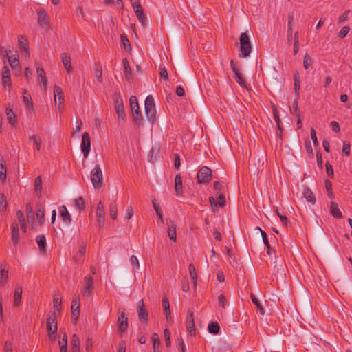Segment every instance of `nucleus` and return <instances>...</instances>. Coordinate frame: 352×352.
<instances>
[{"label":"nucleus","mask_w":352,"mask_h":352,"mask_svg":"<svg viewBox=\"0 0 352 352\" xmlns=\"http://www.w3.org/2000/svg\"><path fill=\"white\" fill-rule=\"evenodd\" d=\"M145 113L148 120L153 124L156 121V109L154 98L148 95L145 100Z\"/></svg>","instance_id":"1"},{"label":"nucleus","mask_w":352,"mask_h":352,"mask_svg":"<svg viewBox=\"0 0 352 352\" xmlns=\"http://www.w3.org/2000/svg\"><path fill=\"white\" fill-rule=\"evenodd\" d=\"M91 181L95 189H100L103 184V175L100 165L97 164L91 172Z\"/></svg>","instance_id":"2"},{"label":"nucleus","mask_w":352,"mask_h":352,"mask_svg":"<svg viewBox=\"0 0 352 352\" xmlns=\"http://www.w3.org/2000/svg\"><path fill=\"white\" fill-rule=\"evenodd\" d=\"M240 51L244 58L249 56L252 51L250 37L246 32L241 33L240 36Z\"/></svg>","instance_id":"3"},{"label":"nucleus","mask_w":352,"mask_h":352,"mask_svg":"<svg viewBox=\"0 0 352 352\" xmlns=\"http://www.w3.org/2000/svg\"><path fill=\"white\" fill-rule=\"evenodd\" d=\"M94 279L90 276H86L83 279V286L81 294L83 296L91 298L94 295Z\"/></svg>","instance_id":"4"},{"label":"nucleus","mask_w":352,"mask_h":352,"mask_svg":"<svg viewBox=\"0 0 352 352\" xmlns=\"http://www.w3.org/2000/svg\"><path fill=\"white\" fill-rule=\"evenodd\" d=\"M46 323L49 336L54 340L57 332L56 313L55 311L47 316Z\"/></svg>","instance_id":"5"},{"label":"nucleus","mask_w":352,"mask_h":352,"mask_svg":"<svg viewBox=\"0 0 352 352\" xmlns=\"http://www.w3.org/2000/svg\"><path fill=\"white\" fill-rule=\"evenodd\" d=\"M212 170L207 166H203L197 173V182L200 184L209 182L212 179Z\"/></svg>","instance_id":"6"},{"label":"nucleus","mask_w":352,"mask_h":352,"mask_svg":"<svg viewBox=\"0 0 352 352\" xmlns=\"http://www.w3.org/2000/svg\"><path fill=\"white\" fill-rule=\"evenodd\" d=\"M230 67L234 73V78L236 80L241 87L248 89L249 85L247 83L246 80L239 72V70L236 67L234 60L230 61Z\"/></svg>","instance_id":"7"},{"label":"nucleus","mask_w":352,"mask_h":352,"mask_svg":"<svg viewBox=\"0 0 352 352\" xmlns=\"http://www.w3.org/2000/svg\"><path fill=\"white\" fill-rule=\"evenodd\" d=\"M54 103L58 106V109L61 112L63 109L64 94L62 89L55 85L54 88Z\"/></svg>","instance_id":"8"},{"label":"nucleus","mask_w":352,"mask_h":352,"mask_svg":"<svg viewBox=\"0 0 352 352\" xmlns=\"http://www.w3.org/2000/svg\"><path fill=\"white\" fill-rule=\"evenodd\" d=\"M80 148L84 157H87L91 148V138L89 134L87 132H85L82 134Z\"/></svg>","instance_id":"9"},{"label":"nucleus","mask_w":352,"mask_h":352,"mask_svg":"<svg viewBox=\"0 0 352 352\" xmlns=\"http://www.w3.org/2000/svg\"><path fill=\"white\" fill-rule=\"evenodd\" d=\"M118 325V331L120 333L126 331L128 328V318L124 311L119 313Z\"/></svg>","instance_id":"10"},{"label":"nucleus","mask_w":352,"mask_h":352,"mask_svg":"<svg viewBox=\"0 0 352 352\" xmlns=\"http://www.w3.org/2000/svg\"><path fill=\"white\" fill-rule=\"evenodd\" d=\"M138 316L140 320L144 322H147L148 319V314L144 307V300L142 299L138 303Z\"/></svg>","instance_id":"11"},{"label":"nucleus","mask_w":352,"mask_h":352,"mask_svg":"<svg viewBox=\"0 0 352 352\" xmlns=\"http://www.w3.org/2000/svg\"><path fill=\"white\" fill-rule=\"evenodd\" d=\"M166 224L168 226V235L170 240L175 242L177 241V234H176V225L175 222L170 219H166Z\"/></svg>","instance_id":"12"},{"label":"nucleus","mask_w":352,"mask_h":352,"mask_svg":"<svg viewBox=\"0 0 352 352\" xmlns=\"http://www.w3.org/2000/svg\"><path fill=\"white\" fill-rule=\"evenodd\" d=\"M131 3L136 16L138 18L139 21L144 24L145 22V16L142 6L139 2L135 1H132Z\"/></svg>","instance_id":"13"},{"label":"nucleus","mask_w":352,"mask_h":352,"mask_svg":"<svg viewBox=\"0 0 352 352\" xmlns=\"http://www.w3.org/2000/svg\"><path fill=\"white\" fill-rule=\"evenodd\" d=\"M2 80L6 88H10L11 87V78L10 72L8 66H4L2 71Z\"/></svg>","instance_id":"14"},{"label":"nucleus","mask_w":352,"mask_h":352,"mask_svg":"<svg viewBox=\"0 0 352 352\" xmlns=\"http://www.w3.org/2000/svg\"><path fill=\"white\" fill-rule=\"evenodd\" d=\"M0 268V286L3 287L8 278V270L6 268V263H1Z\"/></svg>","instance_id":"15"},{"label":"nucleus","mask_w":352,"mask_h":352,"mask_svg":"<svg viewBox=\"0 0 352 352\" xmlns=\"http://www.w3.org/2000/svg\"><path fill=\"white\" fill-rule=\"evenodd\" d=\"M6 111L8 122L13 126H16L17 118L15 113L10 107H6Z\"/></svg>","instance_id":"16"},{"label":"nucleus","mask_w":352,"mask_h":352,"mask_svg":"<svg viewBox=\"0 0 352 352\" xmlns=\"http://www.w3.org/2000/svg\"><path fill=\"white\" fill-rule=\"evenodd\" d=\"M59 212L63 222L69 224L71 222V215L65 206H62L59 208Z\"/></svg>","instance_id":"17"},{"label":"nucleus","mask_w":352,"mask_h":352,"mask_svg":"<svg viewBox=\"0 0 352 352\" xmlns=\"http://www.w3.org/2000/svg\"><path fill=\"white\" fill-rule=\"evenodd\" d=\"M38 23L43 25H47L49 23V16L47 12L43 10L39 9L37 11Z\"/></svg>","instance_id":"18"},{"label":"nucleus","mask_w":352,"mask_h":352,"mask_svg":"<svg viewBox=\"0 0 352 352\" xmlns=\"http://www.w3.org/2000/svg\"><path fill=\"white\" fill-rule=\"evenodd\" d=\"M186 327L188 331L192 333L195 331L194 316L192 312H188L186 317Z\"/></svg>","instance_id":"19"},{"label":"nucleus","mask_w":352,"mask_h":352,"mask_svg":"<svg viewBox=\"0 0 352 352\" xmlns=\"http://www.w3.org/2000/svg\"><path fill=\"white\" fill-rule=\"evenodd\" d=\"M36 73L38 76V80L43 84L45 89L47 87V80L45 76V72L43 67H36Z\"/></svg>","instance_id":"20"},{"label":"nucleus","mask_w":352,"mask_h":352,"mask_svg":"<svg viewBox=\"0 0 352 352\" xmlns=\"http://www.w3.org/2000/svg\"><path fill=\"white\" fill-rule=\"evenodd\" d=\"M19 225L16 222H14L12 225V240L14 245L19 242Z\"/></svg>","instance_id":"21"},{"label":"nucleus","mask_w":352,"mask_h":352,"mask_svg":"<svg viewBox=\"0 0 352 352\" xmlns=\"http://www.w3.org/2000/svg\"><path fill=\"white\" fill-rule=\"evenodd\" d=\"M330 212L334 218H337V219L342 218V212L340 210L338 204L335 202L331 203Z\"/></svg>","instance_id":"22"},{"label":"nucleus","mask_w":352,"mask_h":352,"mask_svg":"<svg viewBox=\"0 0 352 352\" xmlns=\"http://www.w3.org/2000/svg\"><path fill=\"white\" fill-rule=\"evenodd\" d=\"M61 58H62V62L64 65V67L67 69V72L68 73L71 72L72 69V63H71V56L67 53H63L61 55Z\"/></svg>","instance_id":"23"},{"label":"nucleus","mask_w":352,"mask_h":352,"mask_svg":"<svg viewBox=\"0 0 352 352\" xmlns=\"http://www.w3.org/2000/svg\"><path fill=\"white\" fill-rule=\"evenodd\" d=\"M22 287H16L14 290V306L18 307L20 305L21 302V298H22Z\"/></svg>","instance_id":"24"},{"label":"nucleus","mask_w":352,"mask_h":352,"mask_svg":"<svg viewBox=\"0 0 352 352\" xmlns=\"http://www.w3.org/2000/svg\"><path fill=\"white\" fill-rule=\"evenodd\" d=\"M175 189L177 195H181L182 193V179L180 173L176 175L175 178Z\"/></svg>","instance_id":"25"},{"label":"nucleus","mask_w":352,"mask_h":352,"mask_svg":"<svg viewBox=\"0 0 352 352\" xmlns=\"http://www.w3.org/2000/svg\"><path fill=\"white\" fill-rule=\"evenodd\" d=\"M122 63L124 65V76L126 79L129 81L131 79V67L129 65V61L126 58L122 59Z\"/></svg>","instance_id":"26"},{"label":"nucleus","mask_w":352,"mask_h":352,"mask_svg":"<svg viewBox=\"0 0 352 352\" xmlns=\"http://www.w3.org/2000/svg\"><path fill=\"white\" fill-rule=\"evenodd\" d=\"M302 194L303 197L307 200V201L311 203V204H315V196L314 193L308 188H304Z\"/></svg>","instance_id":"27"},{"label":"nucleus","mask_w":352,"mask_h":352,"mask_svg":"<svg viewBox=\"0 0 352 352\" xmlns=\"http://www.w3.org/2000/svg\"><path fill=\"white\" fill-rule=\"evenodd\" d=\"M36 243L41 253H45L46 251V239L44 235H38L36 239Z\"/></svg>","instance_id":"28"},{"label":"nucleus","mask_w":352,"mask_h":352,"mask_svg":"<svg viewBox=\"0 0 352 352\" xmlns=\"http://www.w3.org/2000/svg\"><path fill=\"white\" fill-rule=\"evenodd\" d=\"M71 344L72 346V352H80V342L76 334H73L72 337Z\"/></svg>","instance_id":"29"},{"label":"nucleus","mask_w":352,"mask_h":352,"mask_svg":"<svg viewBox=\"0 0 352 352\" xmlns=\"http://www.w3.org/2000/svg\"><path fill=\"white\" fill-rule=\"evenodd\" d=\"M25 210L27 213V218L30 223H31L32 226H34V213L33 209L30 204H26Z\"/></svg>","instance_id":"30"},{"label":"nucleus","mask_w":352,"mask_h":352,"mask_svg":"<svg viewBox=\"0 0 352 352\" xmlns=\"http://www.w3.org/2000/svg\"><path fill=\"white\" fill-rule=\"evenodd\" d=\"M6 56L8 58V60L9 63H10V67L12 69H15L16 67H19L20 69V67H19V60L18 57H16L14 55H13V56H8V53L6 54Z\"/></svg>","instance_id":"31"},{"label":"nucleus","mask_w":352,"mask_h":352,"mask_svg":"<svg viewBox=\"0 0 352 352\" xmlns=\"http://www.w3.org/2000/svg\"><path fill=\"white\" fill-rule=\"evenodd\" d=\"M96 218L98 226L102 228L104 225L105 212L104 210L96 211Z\"/></svg>","instance_id":"32"},{"label":"nucleus","mask_w":352,"mask_h":352,"mask_svg":"<svg viewBox=\"0 0 352 352\" xmlns=\"http://www.w3.org/2000/svg\"><path fill=\"white\" fill-rule=\"evenodd\" d=\"M23 102H24L25 104L26 105L28 111L30 113H33L34 112V107H33V103H32V98H31L30 95H24L23 96Z\"/></svg>","instance_id":"33"},{"label":"nucleus","mask_w":352,"mask_h":352,"mask_svg":"<svg viewBox=\"0 0 352 352\" xmlns=\"http://www.w3.org/2000/svg\"><path fill=\"white\" fill-rule=\"evenodd\" d=\"M250 297H251L252 302L256 306L260 314L261 315H264L265 313V309L263 307V306L261 305V304L260 303L258 299L256 297V296L254 294H251Z\"/></svg>","instance_id":"34"},{"label":"nucleus","mask_w":352,"mask_h":352,"mask_svg":"<svg viewBox=\"0 0 352 352\" xmlns=\"http://www.w3.org/2000/svg\"><path fill=\"white\" fill-rule=\"evenodd\" d=\"M129 102H130L131 112L140 110L138 101V98L136 96H131L129 99Z\"/></svg>","instance_id":"35"},{"label":"nucleus","mask_w":352,"mask_h":352,"mask_svg":"<svg viewBox=\"0 0 352 352\" xmlns=\"http://www.w3.org/2000/svg\"><path fill=\"white\" fill-rule=\"evenodd\" d=\"M109 215L113 219L117 218L118 208L115 201L111 202L109 206Z\"/></svg>","instance_id":"36"},{"label":"nucleus","mask_w":352,"mask_h":352,"mask_svg":"<svg viewBox=\"0 0 352 352\" xmlns=\"http://www.w3.org/2000/svg\"><path fill=\"white\" fill-rule=\"evenodd\" d=\"M133 116V121L138 125L143 124V118L140 112V110L131 112Z\"/></svg>","instance_id":"37"},{"label":"nucleus","mask_w":352,"mask_h":352,"mask_svg":"<svg viewBox=\"0 0 352 352\" xmlns=\"http://www.w3.org/2000/svg\"><path fill=\"white\" fill-rule=\"evenodd\" d=\"M294 91L297 96H299V91L300 88V76L298 73L294 74Z\"/></svg>","instance_id":"38"},{"label":"nucleus","mask_w":352,"mask_h":352,"mask_svg":"<svg viewBox=\"0 0 352 352\" xmlns=\"http://www.w3.org/2000/svg\"><path fill=\"white\" fill-rule=\"evenodd\" d=\"M16 215L19 219V221L21 224V229L23 230V232H25L27 228H26L25 221L23 217V212L21 210H18L16 212Z\"/></svg>","instance_id":"39"},{"label":"nucleus","mask_w":352,"mask_h":352,"mask_svg":"<svg viewBox=\"0 0 352 352\" xmlns=\"http://www.w3.org/2000/svg\"><path fill=\"white\" fill-rule=\"evenodd\" d=\"M152 339L153 341V352H160V340L157 333H154Z\"/></svg>","instance_id":"40"},{"label":"nucleus","mask_w":352,"mask_h":352,"mask_svg":"<svg viewBox=\"0 0 352 352\" xmlns=\"http://www.w3.org/2000/svg\"><path fill=\"white\" fill-rule=\"evenodd\" d=\"M86 251L85 245H82L78 252L74 256L73 258L76 262H78L81 260Z\"/></svg>","instance_id":"41"},{"label":"nucleus","mask_w":352,"mask_h":352,"mask_svg":"<svg viewBox=\"0 0 352 352\" xmlns=\"http://www.w3.org/2000/svg\"><path fill=\"white\" fill-rule=\"evenodd\" d=\"M30 140L34 144L36 150L39 151L41 146V138L37 135H33L31 137H30Z\"/></svg>","instance_id":"42"},{"label":"nucleus","mask_w":352,"mask_h":352,"mask_svg":"<svg viewBox=\"0 0 352 352\" xmlns=\"http://www.w3.org/2000/svg\"><path fill=\"white\" fill-rule=\"evenodd\" d=\"M36 217L39 221V223L42 225L45 221V211L43 207L37 208Z\"/></svg>","instance_id":"43"},{"label":"nucleus","mask_w":352,"mask_h":352,"mask_svg":"<svg viewBox=\"0 0 352 352\" xmlns=\"http://www.w3.org/2000/svg\"><path fill=\"white\" fill-rule=\"evenodd\" d=\"M220 329L219 325L217 322H212L208 324V331L210 333L217 334Z\"/></svg>","instance_id":"44"},{"label":"nucleus","mask_w":352,"mask_h":352,"mask_svg":"<svg viewBox=\"0 0 352 352\" xmlns=\"http://www.w3.org/2000/svg\"><path fill=\"white\" fill-rule=\"evenodd\" d=\"M292 21H293V15H289V21H288V27H287V39H288L289 42H290L292 38Z\"/></svg>","instance_id":"45"},{"label":"nucleus","mask_w":352,"mask_h":352,"mask_svg":"<svg viewBox=\"0 0 352 352\" xmlns=\"http://www.w3.org/2000/svg\"><path fill=\"white\" fill-rule=\"evenodd\" d=\"M0 179L3 182L6 179V167L3 161L0 163Z\"/></svg>","instance_id":"46"},{"label":"nucleus","mask_w":352,"mask_h":352,"mask_svg":"<svg viewBox=\"0 0 352 352\" xmlns=\"http://www.w3.org/2000/svg\"><path fill=\"white\" fill-rule=\"evenodd\" d=\"M189 273H190V276L191 278L193 280L194 285H195V287H196V285H197V274H196L195 267H194V265L192 264L189 265Z\"/></svg>","instance_id":"47"},{"label":"nucleus","mask_w":352,"mask_h":352,"mask_svg":"<svg viewBox=\"0 0 352 352\" xmlns=\"http://www.w3.org/2000/svg\"><path fill=\"white\" fill-rule=\"evenodd\" d=\"M350 31V28L348 25L344 26L341 28L338 33V37L340 39L345 38Z\"/></svg>","instance_id":"48"},{"label":"nucleus","mask_w":352,"mask_h":352,"mask_svg":"<svg viewBox=\"0 0 352 352\" xmlns=\"http://www.w3.org/2000/svg\"><path fill=\"white\" fill-rule=\"evenodd\" d=\"M115 109L118 118L122 120H124L125 118L124 104L115 107Z\"/></svg>","instance_id":"49"},{"label":"nucleus","mask_w":352,"mask_h":352,"mask_svg":"<svg viewBox=\"0 0 352 352\" xmlns=\"http://www.w3.org/2000/svg\"><path fill=\"white\" fill-rule=\"evenodd\" d=\"M312 63H313V61H312L311 58L310 57L309 55L306 54L304 56V58H303V66H304L305 69H307L309 67H311L312 65Z\"/></svg>","instance_id":"50"},{"label":"nucleus","mask_w":352,"mask_h":352,"mask_svg":"<svg viewBox=\"0 0 352 352\" xmlns=\"http://www.w3.org/2000/svg\"><path fill=\"white\" fill-rule=\"evenodd\" d=\"M18 41L21 49L29 47L28 41L25 36L22 35L19 36L18 38Z\"/></svg>","instance_id":"51"},{"label":"nucleus","mask_w":352,"mask_h":352,"mask_svg":"<svg viewBox=\"0 0 352 352\" xmlns=\"http://www.w3.org/2000/svg\"><path fill=\"white\" fill-rule=\"evenodd\" d=\"M325 187L327 191L328 196L332 199H334L332 184L329 180L325 181Z\"/></svg>","instance_id":"52"},{"label":"nucleus","mask_w":352,"mask_h":352,"mask_svg":"<svg viewBox=\"0 0 352 352\" xmlns=\"http://www.w3.org/2000/svg\"><path fill=\"white\" fill-rule=\"evenodd\" d=\"M34 189L37 192H41L42 190V180L40 176L37 177L34 182Z\"/></svg>","instance_id":"53"},{"label":"nucleus","mask_w":352,"mask_h":352,"mask_svg":"<svg viewBox=\"0 0 352 352\" xmlns=\"http://www.w3.org/2000/svg\"><path fill=\"white\" fill-rule=\"evenodd\" d=\"M7 208L6 197L3 194H0V211L6 210Z\"/></svg>","instance_id":"54"},{"label":"nucleus","mask_w":352,"mask_h":352,"mask_svg":"<svg viewBox=\"0 0 352 352\" xmlns=\"http://www.w3.org/2000/svg\"><path fill=\"white\" fill-rule=\"evenodd\" d=\"M350 12V10H347L342 14L340 15L338 21V23H342L347 21Z\"/></svg>","instance_id":"55"},{"label":"nucleus","mask_w":352,"mask_h":352,"mask_svg":"<svg viewBox=\"0 0 352 352\" xmlns=\"http://www.w3.org/2000/svg\"><path fill=\"white\" fill-rule=\"evenodd\" d=\"M74 206L78 209H82L85 208V201L82 197H78L74 201Z\"/></svg>","instance_id":"56"},{"label":"nucleus","mask_w":352,"mask_h":352,"mask_svg":"<svg viewBox=\"0 0 352 352\" xmlns=\"http://www.w3.org/2000/svg\"><path fill=\"white\" fill-rule=\"evenodd\" d=\"M113 102L115 104V107L124 104L122 97L121 96V95L120 94H116L113 96Z\"/></svg>","instance_id":"57"},{"label":"nucleus","mask_w":352,"mask_h":352,"mask_svg":"<svg viewBox=\"0 0 352 352\" xmlns=\"http://www.w3.org/2000/svg\"><path fill=\"white\" fill-rule=\"evenodd\" d=\"M350 148H351L350 143L344 142L342 150V153L346 156H349L350 155Z\"/></svg>","instance_id":"58"},{"label":"nucleus","mask_w":352,"mask_h":352,"mask_svg":"<svg viewBox=\"0 0 352 352\" xmlns=\"http://www.w3.org/2000/svg\"><path fill=\"white\" fill-rule=\"evenodd\" d=\"M61 301L58 298H54L53 300V307L54 309L57 311L58 312H60L61 310Z\"/></svg>","instance_id":"59"},{"label":"nucleus","mask_w":352,"mask_h":352,"mask_svg":"<svg viewBox=\"0 0 352 352\" xmlns=\"http://www.w3.org/2000/svg\"><path fill=\"white\" fill-rule=\"evenodd\" d=\"M257 229L259 230L261 232L264 244L265 245L267 248L270 249V243L267 239V234L263 230H262L259 227H257Z\"/></svg>","instance_id":"60"},{"label":"nucleus","mask_w":352,"mask_h":352,"mask_svg":"<svg viewBox=\"0 0 352 352\" xmlns=\"http://www.w3.org/2000/svg\"><path fill=\"white\" fill-rule=\"evenodd\" d=\"M217 204L219 206L223 207L226 205V197L222 193L219 194L217 199Z\"/></svg>","instance_id":"61"},{"label":"nucleus","mask_w":352,"mask_h":352,"mask_svg":"<svg viewBox=\"0 0 352 352\" xmlns=\"http://www.w3.org/2000/svg\"><path fill=\"white\" fill-rule=\"evenodd\" d=\"M310 135H311V140L313 141V143H314V146H318L319 143H318V139H317L316 132V131H315V129L314 128H312L311 129Z\"/></svg>","instance_id":"62"},{"label":"nucleus","mask_w":352,"mask_h":352,"mask_svg":"<svg viewBox=\"0 0 352 352\" xmlns=\"http://www.w3.org/2000/svg\"><path fill=\"white\" fill-rule=\"evenodd\" d=\"M95 76L97 79V80L99 82H101L102 81V68L101 67H98L95 69Z\"/></svg>","instance_id":"63"},{"label":"nucleus","mask_w":352,"mask_h":352,"mask_svg":"<svg viewBox=\"0 0 352 352\" xmlns=\"http://www.w3.org/2000/svg\"><path fill=\"white\" fill-rule=\"evenodd\" d=\"M80 304L79 298H76L73 299V300L72 302V307H71L72 310L80 309Z\"/></svg>","instance_id":"64"}]
</instances>
